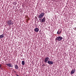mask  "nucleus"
Segmentation results:
<instances>
[{
    "instance_id": "16",
    "label": "nucleus",
    "mask_w": 76,
    "mask_h": 76,
    "mask_svg": "<svg viewBox=\"0 0 76 76\" xmlns=\"http://www.w3.org/2000/svg\"><path fill=\"white\" fill-rule=\"evenodd\" d=\"M35 19H37V17H35Z\"/></svg>"
},
{
    "instance_id": "3",
    "label": "nucleus",
    "mask_w": 76,
    "mask_h": 76,
    "mask_svg": "<svg viewBox=\"0 0 76 76\" xmlns=\"http://www.w3.org/2000/svg\"><path fill=\"white\" fill-rule=\"evenodd\" d=\"M40 21H41L42 23L45 22V17H44L43 19H40Z\"/></svg>"
},
{
    "instance_id": "12",
    "label": "nucleus",
    "mask_w": 76,
    "mask_h": 76,
    "mask_svg": "<svg viewBox=\"0 0 76 76\" xmlns=\"http://www.w3.org/2000/svg\"><path fill=\"white\" fill-rule=\"evenodd\" d=\"M3 38H4V36H3V34H2L0 35V39H1Z\"/></svg>"
},
{
    "instance_id": "9",
    "label": "nucleus",
    "mask_w": 76,
    "mask_h": 76,
    "mask_svg": "<svg viewBox=\"0 0 76 76\" xmlns=\"http://www.w3.org/2000/svg\"><path fill=\"white\" fill-rule=\"evenodd\" d=\"M35 31L36 32H38L39 31V29L38 28H36L35 29Z\"/></svg>"
},
{
    "instance_id": "4",
    "label": "nucleus",
    "mask_w": 76,
    "mask_h": 76,
    "mask_svg": "<svg viewBox=\"0 0 76 76\" xmlns=\"http://www.w3.org/2000/svg\"><path fill=\"white\" fill-rule=\"evenodd\" d=\"M44 15H45V13L43 12L41 13V14L39 15V18H43L44 16Z\"/></svg>"
},
{
    "instance_id": "13",
    "label": "nucleus",
    "mask_w": 76,
    "mask_h": 76,
    "mask_svg": "<svg viewBox=\"0 0 76 76\" xmlns=\"http://www.w3.org/2000/svg\"><path fill=\"white\" fill-rule=\"evenodd\" d=\"M22 65H23V66H24V65H25V61H22Z\"/></svg>"
},
{
    "instance_id": "15",
    "label": "nucleus",
    "mask_w": 76,
    "mask_h": 76,
    "mask_svg": "<svg viewBox=\"0 0 76 76\" xmlns=\"http://www.w3.org/2000/svg\"><path fill=\"white\" fill-rule=\"evenodd\" d=\"M14 72L15 73H17V71H14Z\"/></svg>"
},
{
    "instance_id": "11",
    "label": "nucleus",
    "mask_w": 76,
    "mask_h": 76,
    "mask_svg": "<svg viewBox=\"0 0 76 76\" xmlns=\"http://www.w3.org/2000/svg\"><path fill=\"white\" fill-rule=\"evenodd\" d=\"M75 69H74L73 70H72L71 72L72 74H73L75 72Z\"/></svg>"
},
{
    "instance_id": "19",
    "label": "nucleus",
    "mask_w": 76,
    "mask_h": 76,
    "mask_svg": "<svg viewBox=\"0 0 76 76\" xmlns=\"http://www.w3.org/2000/svg\"><path fill=\"white\" fill-rule=\"evenodd\" d=\"M17 62L18 63V61H17Z\"/></svg>"
},
{
    "instance_id": "10",
    "label": "nucleus",
    "mask_w": 76,
    "mask_h": 76,
    "mask_svg": "<svg viewBox=\"0 0 76 76\" xmlns=\"http://www.w3.org/2000/svg\"><path fill=\"white\" fill-rule=\"evenodd\" d=\"M15 68L16 69H19V67H18V65L16 64L15 65Z\"/></svg>"
},
{
    "instance_id": "2",
    "label": "nucleus",
    "mask_w": 76,
    "mask_h": 76,
    "mask_svg": "<svg viewBox=\"0 0 76 76\" xmlns=\"http://www.w3.org/2000/svg\"><path fill=\"white\" fill-rule=\"evenodd\" d=\"M62 39H63V37L61 36L57 37L56 39V40H57L58 41H60L62 40Z\"/></svg>"
},
{
    "instance_id": "5",
    "label": "nucleus",
    "mask_w": 76,
    "mask_h": 76,
    "mask_svg": "<svg viewBox=\"0 0 76 76\" xmlns=\"http://www.w3.org/2000/svg\"><path fill=\"white\" fill-rule=\"evenodd\" d=\"M49 58L48 57H47L45 59V63H47V61H48L49 60Z\"/></svg>"
},
{
    "instance_id": "8",
    "label": "nucleus",
    "mask_w": 76,
    "mask_h": 76,
    "mask_svg": "<svg viewBox=\"0 0 76 76\" xmlns=\"http://www.w3.org/2000/svg\"><path fill=\"white\" fill-rule=\"evenodd\" d=\"M61 31H62V30H59L57 32V34H58V35H59V34H61Z\"/></svg>"
},
{
    "instance_id": "6",
    "label": "nucleus",
    "mask_w": 76,
    "mask_h": 76,
    "mask_svg": "<svg viewBox=\"0 0 76 76\" xmlns=\"http://www.w3.org/2000/svg\"><path fill=\"white\" fill-rule=\"evenodd\" d=\"M48 63L49 64H53V62L52 61H48Z\"/></svg>"
},
{
    "instance_id": "1",
    "label": "nucleus",
    "mask_w": 76,
    "mask_h": 76,
    "mask_svg": "<svg viewBox=\"0 0 76 76\" xmlns=\"http://www.w3.org/2000/svg\"><path fill=\"white\" fill-rule=\"evenodd\" d=\"M13 24V22L12 21V20H9L7 21V26H10L11 25Z\"/></svg>"
},
{
    "instance_id": "7",
    "label": "nucleus",
    "mask_w": 76,
    "mask_h": 76,
    "mask_svg": "<svg viewBox=\"0 0 76 76\" xmlns=\"http://www.w3.org/2000/svg\"><path fill=\"white\" fill-rule=\"evenodd\" d=\"M7 66H8L9 67H13L12 65L10 63L7 64Z\"/></svg>"
},
{
    "instance_id": "14",
    "label": "nucleus",
    "mask_w": 76,
    "mask_h": 76,
    "mask_svg": "<svg viewBox=\"0 0 76 76\" xmlns=\"http://www.w3.org/2000/svg\"><path fill=\"white\" fill-rule=\"evenodd\" d=\"M17 3H16V2H14L13 3V4H14V5H16V4Z\"/></svg>"
},
{
    "instance_id": "17",
    "label": "nucleus",
    "mask_w": 76,
    "mask_h": 76,
    "mask_svg": "<svg viewBox=\"0 0 76 76\" xmlns=\"http://www.w3.org/2000/svg\"><path fill=\"white\" fill-rule=\"evenodd\" d=\"M43 66H45V65L44 64H43Z\"/></svg>"
},
{
    "instance_id": "18",
    "label": "nucleus",
    "mask_w": 76,
    "mask_h": 76,
    "mask_svg": "<svg viewBox=\"0 0 76 76\" xmlns=\"http://www.w3.org/2000/svg\"><path fill=\"white\" fill-rule=\"evenodd\" d=\"M1 64H0V67H1Z\"/></svg>"
}]
</instances>
